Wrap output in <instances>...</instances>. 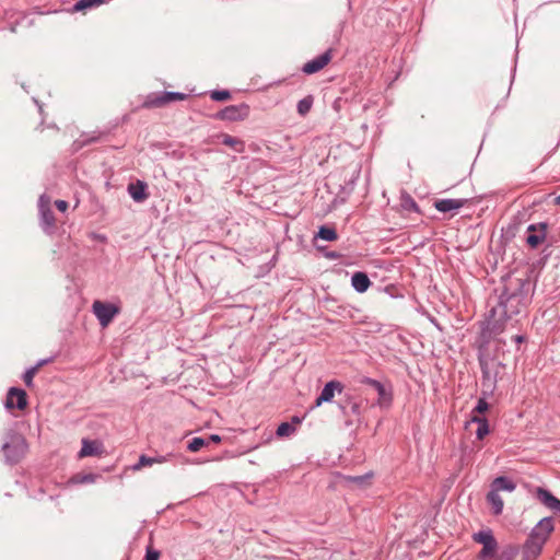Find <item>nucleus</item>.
<instances>
[{
	"mask_svg": "<svg viewBox=\"0 0 560 560\" xmlns=\"http://www.w3.org/2000/svg\"><path fill=\"white\" fill-rule=\"evenodd\" d=\"M528 289L529 282L524 279L512 280L505 285L482 327L481 337L486 343L493 336L502 334L509 325L514 327L518 323L516 317L526 310L530 301Z\"/></svg>",
	"mask_w": 560,
	"mask_h": 560,
	"instance_id": "obj_1",
	"label": "nucleus"
},
{
	"mask_svg": "<svg viewBox=\"0 0 560 560\" xmlns=\"http://www.w3.org/2000/svg\"><path fill=\"white\" fill-rule=\"evenodd\" d=\"M1 451L7 464L16 465L27 452L26 439L22 434L13 432L9 435V440L3 443Z\"/></svg>",
	"mask_w": 560,
	"mask_h": 560,
	"instance_id": "obj_2",
	"label": "nucleus"
},
{
	"mask_svg": "<svg viewBox=\"0 0 560 560\" xmlns=\"http://www.w3.org/2000/svg\"><path fill=\"white\" fill-rule=\"evenodd\" d=\"M189 97L188 94L182 92H155L150 93L145 96V100L142 103V107L147 108H160L164 107L173 102L185 101Z\"/></svg>",
	"mask_w": 560,
	"mask_h": 560,
	"instance_id": "obj_3",
	"label": "nucleus"
},
{
	"mask_svg": "<svg viewBox=\"0 0 560 560\" xmlns=\"http://www.w3.org/2000/svg\"><path fill=\"white\" fill-rule=\"evenodd\" d=\"M480 369L482 373L481 386L482 394L491 395L497 386L498 368L501 365L494 360L480 359Z\"/></svg>",
	"mask_w": 560,
	"mask_h": 560,
	"instance_id": "obj_4",
	"label": "nucleus"
},
{
	"mask_svg": "<svg viewBox=\"0 0 560 560\" xmlns=\"http://www.w3.org/2000/svg\"><path fill=\"white\" fill-rule=\"evenodd\" d=\"M472 539L474 541L482 545V549L478 553V560H490L493 558L498 549V541L494 538L491 529H485L475 533L472 535Z\"/></svg>",
	"mask_w": 560,
	"mask_h": 560,
	"instance_id": "obj_5",
	"label": "nucleus"
},
{
	"mask_svg": "<svg viewBox=\"0 0 560 560\" xmlns=\"http://www.w3.org/2000/svg\"><path fill=\"white\" fill-rule=\"evenodd\" d=\"M38 212H39V225H40L42 230L46 234L52 235L56 232V218H55L54 211L51 210L49 200L45 199L44 196H42L39 198Z\"/></svg>",
	"mask_w": 560,
	"mask_h": 560,
	"instance_id": "obj_6",
	"label": "nucleus"
},
{
	"mask_svg": "<svg viewBox=\"0 0 560 560\" xmlns=\"http://www.w3.org/2000/svg\"><path fill=\"white\" fill-rule=\"evenodd\" d=\"M92 311L102 327H107L114 317L120 312V308L108 302L95 300L92 304Z\"/></svg>",
	"mask_w": 560,
	"mask_h": 560,
	"instance_id": "obj_7",
	"label": "nucleus"
},
{
	"mask_svg": "<svg viewBox=\"0 0 560 560\" xmlns=\"http://www.w3.org/2000/svg\"><path fill=\"white\" fill-rule=\"evenodd\" d=\"M249 116V106L246 103L229 105L219 110L214 117L223 121H241Z\"/></svg>",
	"mask_w": 560,
	"mask_h": 560,
	"instance_id": "obj_8",
	"label": "nucleus"
},
{
	"mask_svg": "<svg viewBox=\"0 0 560 560\" xmlns=\"http://www.w3.org/2000/svg\"><path fill=\"white\" fill-rule=\"evenodd\" d=\"M362 384L373 387L378 395L377 404L381 407H388L393 400V389L390 384H383L377 380L371 377H364L361 381Z\"/></svg>",
	"mask_w": 560,
	"mask_h": 560,
	"instance_id": "obj_9",
	"label": "nucleus"
},
{
	"mask_svg": "<svg viewBox=\"0 0 560 560\" xmlns=\"http://www.w3.org/2000/svg\"><path fill=\"white\" fill-rule=\"evenodd\" d=\"M470 202V199L459 198V199H436L433 203V207L443 213H451V218H453L459 209L467 206Z\"/></svg>",
	"mask_w": 560,
	"mask_h": 560,
	"instance_id": "obj_10",
	"label": "nucleus"
},
{
	"mask_svg": "<svg viewBox=\"0 0 560 560\" xmlns=\"http://www.w3.org/2000/svg\"><path fill=\"white\" fill-rule=\"evenodd\" d=\"M4 406L7 409L24 410L27 407L26 392L19 387H10Z\"/></svg>",
	"mask_w": 560,
	"mask_h": 560,
	"instance_id": "obj_11",
	"label": "nucleus"
},
{
	"mask_svg": "<svg viewBox=\"0 0 560 560\" xmlns=\"http://www.w3.org/2000/svg\"><path fill=\"white\" fill-rule=\"evenodd\" d=\"M555 529V521L553 517L547 516L541 518L532 529L530 536L535 539L539 540L542 544H546L550 534Z\"/></svg>",
	"mask_w": 560,
	"mask_h": 560,
	"instance_id": "obj_12",
	"label": "nucleus"
},
{
	"mask_svg": "<svg viewBox=\"0 0 560 560\" xmlns=\"http://www.w3.org/2000/svg\"><path fill=\"white\" fill-rule=\"evenodd\" d=\"M547 223L540 222L538 224H530L527 228L526 243L532 248L538 247L546 238Z\"/></svg>",
	"mask_w": 560,
	"mask_h": 560,
	"instance_id": "obj_13",
	"label": "nucleus"
},
{
	"mask_svg": "<svg viewBox=\"0 0 560 560\" xmlns=\"http://www.w3.org/2000/svg\"><path fill=\"white\" fill-rule=\"evenodd\" d=\"M108 137L107 131H92V132H83L80 135L78 139H75L72 143V150L74 152L80 151L86 145L92 143L101 142Z\"/></svg>",
	"mask_w": 560,
	"mask_h": 560,
	"instance_id": "obj_14",
	"label": "nucleus"
},
{
	"mask_svg": "<svg viewBox=\"0 0 560 560\" xmlns=\"http://www.w3.org/2000/svg\"><path fill=\"white\" fill-rule=\"evenodd\" d=\"M331 59V49L326 50L322 55L307 61L302 67V71L306 74H313L322 70Z\"/></svg>",
	"mask_w": 560,
	"mask_h": 560,
	"instance_id": "obj_15",
	"label": "nucleus"
},
{
	"mask_svg": "<svg viewBox=\"0 0 560 560\" xmlns=\"http://www.w3.org/2000/svg\"><path fill=\"white\" fill-rule=\"evenodd\" d=\"M343 389L342 384L339 381L328 382L322 389L319 396L315 400V407H319L323 402H329L335 396V392L341 393Z\"/></svg>",
	"mask_w": 560,
	"mask_h": 560,
	"instance_id": "obj_16",
	"label": "nucleus"
},
{
	"mask_svg": "<svg viewBox=\"0 0 560 560\" xmlns=\"http://www.w3.org/2000/svg\"><path fill=\"white\" fill-rule=\"evenodd\" d=\"M544 545L529 535L523 546V560H536L541 553Z\"/></svg>",
	"mask_w": 560,
	"mask_h": 560,
	"instance_id": "obj_17",
	"label": "nucleus"
},
{
	"mask_svg": "<svg viewBox=\"0 0 560 560\" xmlns=\"http://www.w3.org/2000/svg\"><path fill=\"white\" fill-rule=\"evenodd\" d=\"M535 493L539 502L542 503L546 508L552 510L553 512H560V500L556 498L549 490L538 487Z\"/></svg>",
	"mask_w": 560,
	"mask_h": 560,
	"instance_id": "obj_18",
	"label": "nucleus"
},
{
	"mask_svg": "<svg viewBox=\"0 0 560 560\" xmlns=\"http://www.w3.org/2000/svg\"><path fill=\"white\" fill-rule=\"evenodd\" d=\"M104 452L103 444L98 441L88 439L82 440V447L79 452V457L96 456Z\"/></svg>",
	"mask_w": 560,
	"mask_h": 560,
	"instance_id": "obj_19",
	"label": "nucleus"
},
{
	"mask_svg": "<svg viewBox=\"0 0 560 560\" xmlns=\"http://www.w3.org/2000/svg\"><path fill=\"white\" fill-rule=\"evenodd\" d=\"M351 284L358 293H364L372 282L365 272L357 271L351 277Z\"/></svg>",
	"mask_w": 560,
	"mask_h": 560,
	"instance_id": "obj_20",
	"label": "nucleus"
},
{
	"mask_svg": "<svg viewBox=\"0 0 560 560\" xmlns=\"http://www.w3.org/2000/svg\"><path fill=\"white\" fill-rule=\"evenodd\" d=\"M516 488L515 482L504 476L497 477L491 483V490L499 493V491H509L512 492Z\"/></svg>",
	"mask_w": 560,
	"mask_h": 560,
	"instance_id": "obj_21",
	"label": "nucleus"
},
{
	"mask_svg": "<svg viewBox=\"0 0 560 560\" xmlns=\"http://www.w3.org/2000/svg\"><path fill=\"white\" fill-rule=\"evenodd\" d=\"M487 501L491 505L494 515H500L502 513L504 503L498 492L490 490L487 494Z\"/></svg>",
	"mask_w": 560,
	"mask_h": 560,
	"instance_id": "obj_22",
	"label": "nucleus"
},
{
	"mask_svg": "<svg viewBox=\"0 0 560 560\" xmlns=\"http://www.w3.org/2000/svg\"><path fill=\"white\" fill-rule=\"evenodd\" d=\"M221 142L224 145H228V147L232 148L237 153H242L245 150V143H244L243 140H241L238 138H235V137H232V136H230L228 133H223L221 136Z\"/></svg>",
	"mask_w": 560,
	"mask_h": 560,
	"instance_id": "obj_23",
	"label": "nucleus"
},
{
	"mask_svg": "<svg viewBox=\"0 0 560 560\" xmlns=\"http://www.w3.org/2000/svg\"><path fill=\"white\" fill-rule=\"evenodd\" d=\"M472 422H476L478 424L476 430V436L478 440H482L488 433H489V422L487 418L485 417H472Z\"/></svg>",
	"mask_w": 560,
	"mask_h": 560,
	"instance_id": "obj_24",
	"label": "nucleus"
},
{
	"mask_svg": "<svg viewBox=\"0 0 560 560\" xmlns=\"http://www.w3.org/2000/svg\"><path fill=\"white\" fill-rule=\"evenodd\" d=\"M400 207L402 210L405 211H413V212H420V209L417 205V202L415 201V199L408 194V192H402L401 196H400Z\"/></svg>",
	"mask_w": 560,
	"mask_h": 560,
	"instance_id": "obj_25",
	"label": "nucleus"
},
{
	"mask_svg": "<svg viewBox=\"0 0 560 560\" xmlns=\"http://www.w3.org/2000/svg\"><path fill=\"white\" fill-rule=\"evenodd\" d=\"M316 237L324 241L332 242L338 238V234L335 228L322 225L316 234Z\"/></svg>",
	"mask_w": 560,
	"mask_h": 560,
	"instance_id": "obj_26",
	"label": "nucleus"
},
{
	"mask_svg": "<svg viewBox=\"0 0 560 560\" xmlns=\"http://www.w3.org/2000/svg\"><path fill=\"white\" fill-rule=\"evenodd\" d=\"M314 103V97L312 95H307L304 98L300 100L296 105V110L299 115L302 117L306 116Z\"/></svg>",
	"mask_w": 560,
	"mask_h": 560,
	"instance_id": "obj_27",
	"label": "nucleus"
},
{
	"mask_svg": "<svg viewBox=\"0 0 560 560\" xmlns=\"http://www.w3.org/2000/svg\"><path fill=\"white\" fill-rule=\"evenodd\" d=\"M105 0H79L73 5V11L80 12L103 4Z\"/></svg>",
	"mask_w": 560,
	"mask_h": 560,
	"instance_id": "obj_28",
	"label": "nucleus"
},
{
	"mask_svg": "<svg viewBox=\"0 0 560 560\" xmlns=\"http://www.w3.org/2000/svg\"><path fill=\"white\" fill-rule=\"evenodd\" d=\"M296 431L293 423L282 422L278 425L276 434L278 438H289Z\"/></svg>",
	"mask_w": 560,
	"mask_h": 560,
	"instance_id": "obj_29",
	"label": "nucleus"
},
{
	"mask_svg": "<svg viewBox=\"0 0 560 560\" xmlns=\"http://www.w3.org/2000/svg\"><path fill=\"white\" fill-rule=\"evenodd\" d=\"M98 475L95 474H75L72 476L71 481L77 485L91 483L96 480Z\"/></svg>",
	"mask_w": 560,
	"mask_h": 560,
	"instance_id": "obj_30",
	"label": "nucleus"
},
{
	"mask_svg": "<svg viewBox=\"0 0 560 560\" xmlns=\"http://www.w3.org/2000/svg\"><path fill=\"white\" fill-rule=\"evenodd\" d=\"M518 553V548L515 546H509L502 550L495 560H514Z\"/></svg>",
	"mask_w": 560,
	"mask_h": 560,
	"instance_id": "obj_31",
	"label": "nucleus"
},
{
	"mask_svg": "<svg viewBox=\"0 0 560 560\" xmlns=\"http://www.w3.org/2000/svg\"><path fill=\"white\" fill-rule=\"evenodd\" d=\"M161 553L152 546V535H150L149 544L145 547L144 560H159Z\"/></svg>",
	"mask_w": 560,
	"mask_h": 560,
	"instance_id": "obj_32",
	"label": "nucleus"
},
{
	"mask_svg": "<svg viewBox=\"0 0 560 560\" xmlns=\"http://www.w3.org/2000/svg\"><path fill=\"white\" fill-rule=\"evenodd\" d=\"M208 445V441L203 438H194L189 443H188V446L187 448L190 451V452H198L200 451L203 446Z\"/></svg>",
	"mask_w": 560,
	"mask_h": 560,
	"instance_id": "obj_33",
	"label": "nucleus"
},
{
	"mask_svg": "<svg viewBox=\"0 0 560 560\" xmlns=\"http://www.w3.org/2000/svg\"><path fill=\"white\" fill-rule=\"evenodd\" d=\"M128 192L135 201L140 202V179H136L128 185Z\"/></svg>",
	"mask_w": 560,
	"mask_h": 560,
	"instance_id": "obj_34",
	"label": "nucleus"
},
{
	"mask_svg": "<svg viewBox=\"0 0 560 560\" xmlns=\"http://www.w3.org/2000/svg\"><path fill=\"white\" fill-rule=\"evenodd\" d=\"M210 97L215 102H223L231 98V93L228 90H214L210 92Z\"/></svg>",
	"mask_w": 560,
	"mask_h": 560,
	"instance_id": "obj_35",
	"label": "nucleus"
},
{
	"mask_svg": "<svg viewBox=\"0 0 560 560\" xmlns=\"http://www.w3.org/2000/svg\"><path fill=\"white\" fill-rule=\"evenodd\" d=\"M37 372L38 370L33 365L30 369H27L23 374V381L27 387H32L34 385L33 378Z\"/></svg>",
	"mask_w": 560,
	"mask_h": 560,
	"instance_id": "obj_36",
	"label": "nucleus"
},
{
	"mask_svg": "<svg viewBox=\"0 0 560 560\" xmlns=\"http://www.w3.org/2000/svg\"><path fill=\"white\" fill-rule=\"evenodd\" d=\"M487 396L488 395L482 394V396L478 399L474 411H476L478 413H483L489 409V404L487 402V399H486Z\"/></svg>",
	"mask_w": 560,
	"mask_h": 560,
	"instance_id": "obj_37",
	"label": "nucleus"
},
{
	"mask_svg": "<svg viewBox=\"0 0 560 560\" xmlns=\"http://www.w3.org/2000/svg\"><path fill=\"white\" fill-rule=\"evenodd\" d=\"M165 460L164 456L150 457L142 455V467H150L154 463H163Z\"/></svg>",
	"mask_w": 560,
	"mask_h": 560,
	"instance_id": "obj_38",
	"label": "nucleus"
},
{
	"mask_svg": "<svg viewBox=\"0 0 560 560\" xmlns=\"http://www.w3.org/2000/svg\"><path fill=\"white\" fill-rule=\"evenodd\" d=\"M54 360H55V357L42 359V360L37 361V363L34 366L39 371L40 368L54 362Z\"/></svg>",
	"mask_w": 560,
	"mask_h": 560,
	"instance_id": "obj_39",
	"label": "nucleus"
},
{
	"mask_svg": "<svg viewBox=\"0 0 560 560\" xmlns=\"http://www.w3.org/2000/svg\"><path fill=\"white\" fill-rule=\"evenodd\" d=\"M55 206H56V208H57L60 212H65V211L68 209V207H69L68 202H67L66 200H61V199L56 200V201H55Z\"/></svg>",
	"mask_w": 560,
	"mask_h": 560,
	"instance_id": "obj_40",
	"label": "nucleus"
},
{
	"mask_svg": "<svg viewBox=\"0 0 560 560\" xmlns=\"http://www.w3.org/2000/svg\"><path fill=\"white\" fill-rule=\"evenodd\" d=\"M325 257L329 259H339L341 255L337 252H327L325 253Z\"/></svg>",
	"mask_w": 560,
	"mask_h": 560,
	"instance_id": "obj_41",
	"label": "nucleus"
},
{
	"mask_svg": "<svg viewBox=\"0 0 560 560\" xmlns=\"http://www.w3.org/2000/svg\"><path fill=\"white\" fill-rule=\"evenodd\" d=\"M208 441V445L210 444V442H213V443H219L221 442V436L218 435V434H211L208 439H206Z\"/></svg>",
	"mask_w": 560,
	"mask_h": 560,
	"instance_id": "obj_42",
	"label": "nucleus"
},
{
	"mask_svg": "<svg viewBox=\"0 0 560 560\" xmlns=\"http://www.w3.org/2000/svg\"><path fill=\"white\" fill-rule=\"evenodd\" d=\"M141 187H142V188H141V191H142V192H141V196H142V200H144V199L148 197V192H147V188H148V186H147V184H145V183H143V182H142V186H141Z\"/></svg>",
	"mask_w": 560,
	"mask_h": 560,
	"instance_id": "obj_43",
	"label": "nucleus"
},
{
	"mask_svg": "<svg viewBox=\"0 0 560 560\" xmlns=\"http://www.w3.org/2000/svg\"><path fill=\"white\" fill-rule=\"evenodd\" d=\"M365 478H366V476H355V477H352L351 480L357 483H362L365 480Z\"/></svg>",
	"mask_w": 560,
	"mask_h": 560,
	"instance_id": "obj_44",
	"label": "nucleus"
},
{
	"mask_svg": "<svg viewBox=\"0 0 560 560\" xmlns=\"http://www.w3.org/2000/svg\"><path fill=\"white\" fill-rule=\"evenodd\" d=\"M301 422H302V419L296 417V416H294V417H292L290 423H293L295 425V428H296Z\"/></svg>",
	"mask_w": 560,
	"mask_h": 560,
	"instance_id": "obj_45",
	"label": "nucleus"
},
{
	"mask_svg": "<svg viewBox=\"0 0 560 560\" xmlns=\"http://www.w3.org/2000/svg\"><path fill=\"white\" fill-rule=\"evenodd\" d=\"M514 341L517 342V343H521L525 340V337L522 336V335H516L513 337Z\"/></svg>",
	"mask_w": 560,
	"mask_h": 560,
	"instance_id": "obj_46",
	"label": "nucleus"
},
{
	"mask_svg": "<svg viewBox=\"0 0 560 560\" xmlns=\"http://www.w3.org/2000/svg\"><path fill=\"white\" fill-rule=\"evenodd\" d=\"M351 410H352V412H353L354 415H359V411H360V407H359V405H358V404H355V402H354V404H352V406H351Z\"/></svg>",
	"mask_w": 560,
	"mask_h": 560,
	"instance_id": "obj_47",
	"label": "nucleus"
},
{
	"mask_svg": "<svg viewBox=\"0 0 560 560\" xmlns=\"http://www.w3.org/2000/svg\"><path fill=\"white\" fill-rule=\"evenodd\" d=\"M132 468H133L135 470L140 469V458L138 459V462H137V463H135V464H133Z\"/></svg>",
	"mask_w": 560,
	"mask_h": 560,
	"instance_id": "obj_48",
	"label": "nucleus"
},
{
	"mask_svg": "<svg viewBox=\"0 0 560 560\" xmlns=\"http://www.w3.org/2000/svg\"><path fill=\"white\" fill-rule=\"evenodd\" d=\"M553 203L560 206V194L555 198Z\"/></svg>",
	"mask_w": 560,
	"mask_h": 560,
	"instance_id": "obj_49",
	"label": "nucleus"
}]
</instances>
